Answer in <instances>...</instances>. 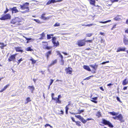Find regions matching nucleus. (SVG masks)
I'll return each mask as SVG.
<instances>
[{"mask_svg":"<svg viewBox=\"0 0 128 128\" xmlns=\"http://www.w3.org/2000/svg\"><path fill=\"white\" fill-rule=\"evenodd\" d=\"M56 99L55 100L56 101V103L61 104V101L59 99H58V98H56Z\"/></svg>","mask_w":128,"mask_h":128,"instance_id":"obj_31","label":"nucleus"},{"mask_svg":"<svg viewBox=\"0 0 128 128\" xmlns=\"http://www.w3.org/2000/svg\"><path fill=\"white\" fill-rule=\"evenodd\" d=\"M52 48V47L51 46H46L45 47V48L48 50H50Z\"/></svg>","mask_w":128,"mask_h":128,"instance_id":"obj_42","label":"nucleus"},{"mask_svg":"<svg viewBox=\"0 0 128 128\" xmlns=\"http://www.w3.org/2000/svg\"><path fill=\"white\" fill-rule=\"evenodd\" d=\"M98 98L97 97L92 98H91L92 100H91V101L92 102H94L96 104L98 102L96 100H97Z\"/></svg>","mask_w":128,"mask_h":128,"instance_id":"obj_10","label":"nucleus"},{"mask_svg":"<svg viewBox=\"0 0 128 128\" xmlns=\"http://www.w3.org/2000/svg\"><path fill=\"white\" fill-rule=\"evenodd\" d=\"M51 52L52 51H50L46 53V56L47 59L48 58L49 56L51 54Z\"/></svg>","mask_w":128,"mask_h":128,"instance_id":"obj_19","label":"nucleus"},{"mask_svg":"<svg viewBox=\"0 0 128 128\" xmlns=\"http://www.w3.org/2000/svg\"><path fill=\"white\" fill-rule=\"evenodd\" d=\"M118 0H111V1L112 2H118Z\"/></svg>","mask_w":128,"mask_h":128,"instance_id":"obj_59","label":"nucleus"},{"mask_svg":"<svg viewBox=\"0 0 128 128\" xmlns=\"http://www.w3.org/2000/svg\"><path fill=\"white\" fill-rule=\"evenodd\" d=\"M26 102H25V104H27L28 102H30L31 101L30 98L29 97L27 98L26 100Z\"/></svg>","mask_w":128,"mask_h":128,"instance_id":"obj_28","label":"nucleus"},{"mask_svg":"<svg viewBox=\"0 0 128 128\" xmlns=\"http://www.w3.org/2000/svg\"><path fill=\"white\" fill-rule=\"evenodd\" d=\"M0 44H2V46H0V48L2 49H4V47L6 46V44L5 45L3 43L0 42Z\"/></svg>","mask_w":128,"mask_h":128,"instance_id":"obj_25","label":"nucleus"},{"mask_svg":"<svg viewBox=\"0 0 128 128\" xmlns=\"http://www.w3.org/2000/svg\"><path fill=\"white\" fill-rule=\"evenodd\" d=\"M56 38L55 37H52V43L56 42Z\"/></svg>","mask_w":128,"mask_h":128,"instance_id":"obj_35","label":"nucleus"},{"mask_svg":"<svg viewBox=\"0 0 128 128\" xmlns=\"http://www.w3.org/2000/svg\"><path fill=\"white\" fill-rule=\"evenodd\" d=\"M5 90L4 88H3V89H2L0 91V92H3Z\"/></svg>","mask_w":128,"mask_h":128,"instance_id":"obj_64","label":"nucleus"},{"mask_svg":"<svg viewBox=\"0 0 128 128\" xmlns=\"http://www.w3.org/2000/svg\"><path fill=\"white\" fill-rule=\"evenodd\" d=\"M29 3L26 2L22 5H20L19 7H20V8L22 10L27 9V10L26 11L27 12H28L29 11V8L28 6H29Z\"/></svg>","mask_w":128,"mask_h":128,"instance_id":"obj_1","label":"nucleus"},{"mask_svg":"<svg viewBox=\"0 0 128 128\" xmlns=\"http://www.w3.org/2000/svg\"><path fill=\"white\" fill-rule=\"evenodd\" d=\"M60 25V24L56 22V23L54 25V26H59Z\"/></svg>","mask_w":128,"mask_h":128,"instance_id":"obj_44","label":"nucleus"},{"mask_svg":"<svg viewBox=\"0 0 128 128\" xmlns=\"http://www.w3.org/2000/svg\"><path fill=\"white\" fill-rule=\"evenodd\" d=\"M18 12V10L16 8V7H14L13 8L12 11V13L13 14L14 13H16Z\"/></svg>","mask_w":128,"mask_h":128,"instance_id":"obj_14","label":"nucleus"},{"mask_svg":"<svg viewBox=\"0 0 128 128\" xmlns=\"http://www.w3.org/2000/svg\"><path fill=\"white\" fill-rule=\"evenodd\" d=\"M116 99L119 102H121L120 100V98L118 97V96L116 97Z\"/></svg>","mask_w":128,"mask_h":128,"instance_id":"obj_49","label":"nucleus"},{"mask_svg":"<svg viewBox=\"0 0 128 128\" xmlns=\"http://www.w3.org/2000/svg\"><path fill=\"white\" fill-rule=\"evenodd\" d=\"M116 24H114L113 26V27L112 28L111 30H112L114 29V28H116Z\"/></svg>","mask_w":128,"mask_h":128,"instance_id":"obj_51","label":"nucleus"},{"mask_svg":"<svg viewBox=\"0 0 128 128\" xmlns=\"http://www.w3.org/2000/svg\"><path fill=\"white\" fill-rule=\"evenodd\" d=\"M109 62V61H106V62H102V63H101V64H104L106 63H108V62Z\"/></svg>","mask_w":128,"mask_h":128,"instance_id":"obj_46","label":"nucleus"},{"mask_svg":"<svg viewBox=\"0 0 128 128\" xmlns=\"http://www.w3.org/2000/svg\"><path fill=\"white\" fill-rule=\"evenodd\" d=\"M14 20L16 21V22H20L21 21V19L18 17L14 19Z\"/></svg>","mask_w":128,"mask_h":128,"instance_id":"obj_27","label":"nucleus"},{"mask_svg":"<svg viewBox=\"0 0 128 128\" xmlns=\"http://www.w3.org/2000/svg\"><path fill=\"white\" fill-rule=\"evenodd\" d=\"M46 14L45 13H44L42 14L41 16V18L42 19L44 20H48L49 18V17H46L44 16Z\"/></svg>","mask_w":128,"mask_h":128,"instance_id":"obj_11","label":"nucleus"},{"mask_svg":"<svg viewBox=\"0 0 128 128\" xmlns=\"http://www.w3.org/2000/svg\"><path fill=\"white\" fill-rule=\"evenodd\" d=\"M68 106H67L65 107L66 111H68V110L69 109V108L68 107Z\"/></svg>","mask_w":128,"mask_h":128,"instance_id":"obj_56","label":"nucleus"},{"mask_svg":"<svg viewBox=\"0 0 128 128\" xmlns=\"http://www.w3.org/2000/svg\"><path fill=\"white\" fill-rule=\"evenodd\" d=\"M11 16L9 14H7L3 16L0 18L1 20H6L10 19V18Z\"/></svg>","mask_w":128,"mask_h":128,"instance_id":"obj_3","label":"nucleus"},{"mask_svg":"<svg viewBox=\"0 0 128 128\" xmlns=\"http://www.w3.org/2000/svg\"><path fill=\"white\" fill-rule=\"evenodd\" d=\"M57 62V60H54L52 61L50 64L48 65V66L49 67H50L52 65L54 64H56Z\"/></svg>","mask_w":128,"mask_h":128,"instance_id":"obj_21","label":"nucleus"},{"mask_svg":"<svg viewBox=\"0 0 128 128\" xmlns=\"http://www.w3.org/2000/svg\"><path fill=\"white\" fill-rule=\"evenodd\" d=\"M61 63L60 64L62 65H63L64 64V60H60Z\"/></svg>","mask_w":128,"mask_h":128,"instance_id":"obj_43","label":"nucleus"},{"mask_svg":"<svg viewBox=\"0 0 128 128\" xmlns=\"http://www.w3.org/2000/svg\"><path fill=\"white\" fill-rule=\"evenodd\" d=\"M85 42H92V40H87L85 41Z\"/></svg>","mask_w":128,"mask_h":128,"instance_id":"obj_57","label":"nucleus"},{"mask_svg":"<svg viewBox=\"0 0 128 128\" xmlns=\"http://www.w3.org/2000/svg\"><path fill=\"white\" fill-rule=\"evenodd\" d=\"M117 120H119L121 122H124V120L123 119V117L121 114H120L118 115H117Z\"/></svg>","mask_w":128,"mask_h":128,"instance_id":"obj_6","label":"nucleus"},{"mask_svg":"<svg viewBox=\"0 0 128 128\" xmlns=\"http://www.w3.org/2000/svg\"><path fill=\"white\" fill-rule=\"evenodd\" d=\"M72 69L71 68H70V67L67 68L66 69L67 73H69L70 74H71L72 72Z\"/></svg>","mask_w":128,"mask_h":128,"instance_id":"obj_15","label":"nucleus"},{"mask_svg":"<svg viewBox=\"0 0 128 128\" xmlns=\"http://www.w3.org/2000/svg\"><path fill=\"white\" fill-rule=\"evenodd\" d=\"M92 34L88 33V34H86V36H87L90 37L91 36H92Z\"/></svg>","mask_w":128,"mask_h":128,"instance_id":"obj_39","label":"nucleus"},{"mask_svg":"<svg viewBox=\"0 0 128 128\" xmlns=\"http://www.w3.org/2000/svg\"><path fill=\"white\" fill-rule=\"evenodd\" d=\"M85 39L78 40V46L80 47L84 46L85 44Z\"/></svg>","mask_w":128,"mask_h":128,"instance_id":"obj_4","label":"nucleus"},{"mask_svg":"<svg viewBox=\"0 0 128 128\" xmlns=\"http://www.w3.org/2000/svg\"><path fill=\"white\" fill-rule=\"evenodd\" d=\"M78 113H77V114H80L81 113L83 112H84V110H78Z\"/></svg>","mask_w":128,"mask_h":128,"instance_id":"obj_40","label":"nucleus"},{"mask_svg":"<svg viewBox=\"0 0 128 128\" xmlns=\"http://www.w3.org/2000/svg\"><path fill=\"white\" fill-rule=\"evenodd\" d=\"M109 113L111 115L113 116H116L118 114L117 113H116L114 112H109Z\"/></svg>","mask_w":128,"mask_h":128,"instance_id":"obj_23","label":"nucleus"},{"mask_svg":"<svg viewBox=\"0 0 128 128\" xmlns=\"http://www.w3.org/2000/svg\"><path fill=\"white\" fill-rule=\"evenodd\" d=\"M75 116L77 118L79 119L80 120L82 117L80 115H75Z\"/></svg>","mask_w":128,"mask_h":128,"instance_id":"obj_37","label":"nucleus"},{"mask_svg":"<svg viewBox=\"0 0 128 128\" xmlns=\"http://www.w3.org/2000/svg\"><path fill=\"white\" fill-rule=\"evenodd\" d=\"M71 118L73 122H75L76 121L74 119L73 117H71Z\"/></svg>","mask_w":128,"mask_h":128,"instance_id":"obj_60","label":"nucleus"},{"mask_svg":"<svg viewBox=\"0 0 128 128\" xmlns=\"http://www.w3.org/2000/svg\"><path fill=\"white\" fill-rule=\"evenodd\" d=\"M90 2V4L92 6H95V3H96L95 0H88Z\"/></svg>","mask_w":128,"mask_h":128,"instance_id":"obj_8","label":"nucleus"},{"mask_svg":"<svg viewBox=\"0 0 128 128\" xmlns=\"http://www.w3.org/2000/svg\"><path fill=\"white\" fill-rule=\"evenodd\" d=\"M75 122L76 123L77 125L79 126H81V125L80 124L81 123V122H80L79 121H76Z\"/></svg>","mask_w":128,"mask_h":128,"instance_id":"obj_34","label":"nucleus"},{"mask_svg":"<svg viewBox=\"0 0 128 128\" xmlns=\"http://www.w3.org/2000/svg\"><path fill=\"white\" fill-rule=\"evenodd\" d=\"M113 85V84H112V83H110L107 84V86H111L112 85Z\"/></svg>","mask_w":128,"mask_h":128,"instance_id":"obj_62","label":"nucleus"},{"mask_svg":"<svg viewBox=\"0 0 128 128\" xmlns=\"http://www.w3.org/2000/svg\"><path fill=\"white\" fill-rule=\"evenodd\" d=\"M41 36L44 38L45 36V34L44 32H43L40 35Z\"/></svg>","mask_w":128,"mask_h":128,"instance_id":"obj_45","label":"nucleus"},{"mask_svg":"<svg viewBox=\"0 0 128 128\" xmlns=\"http://www.w3.org/2000/svg\"><path fill=\"white\" fill-rule=\"evenodd\" d=\"M128 83V80H127L126 78L123 81L122 83V84L124 85H125L127 84Z\"/></svg>","mask_w":128,"mask_h":128,"instance_id":"obj_20","label":"nucleus"},{"mask_svg":"<svg viewBox=\"0 0 128 128\" xmlns=\"http://www.w3.org/2000/svg\"><path fill=\"white\" fill-rule=\"evenodd\" d=\"M83 68L84 69L88 71H91V70L89 66H87L84 65L83 66Z\"/></svg>","mask_w":128,"mask_h":128,"instance_id":"obj_17","label":"nucleus"},{"mask_svg":"<svg viewBox=\"0 0 128 128\" xmlns=\"http://www.w3.org/2000/svg\"><path fill=\"white\" fill-rule=\"evenodd\" d=\"M100 89L102 91H104V90L102 86H100Z\"/></svg>","mask_w":128,"mask_h":128,"instance_id":"obj_63","label":"nucleus"},{"mask_svg":"<svg viewBox=\"0 0 128 128\" xmlns=\"http://www.w3.org/2000/svg\"><path fill=\"white\" fill-rule=\"evenodd\" d=\"M111 21V20H108L106 21H105L104 22H102V21H100L99 22L101 23H102V24H106V23L108 22H109Z\"/></svg>","mask_w":128,"mask_h":128,"instance_id":"obj_30","label":"nucleus"},{"mask_svg":"<svg viewBox=\"0 0 128 128\" xmlns=\"http://www.w3.org/2000/svg\"><path fill=\"white\" fill-rule=\"evenodd\" d=\"M90 66L92 68L95 70H96L97 68L98 65L95 64L94 65H90Z\"/></svg>","mask_w":128,"mask_h":128,"instance_id":"obj_12","label":"nucleus"},{"mask_svg":"<svg viewBox=\"0 0 128 128\" xmlns=\"http://www.w3.org/2000/svg\"><path fill=\"white\" fill-rule=\"evenodd\" d=\"M23 37H24V38H25V39H26V40H27V41L26 42V43H28L30 42H31L32 40H34V39L31 38H27L24 36H23Z\"/></svg>","mask_w":128,"mask_h":128,"instance_id":"obj_9","label":"nucleus"},{"mask_svg":"<svg viewBox=\"0 0 128 128\" xmlns=\"http://www.w3.org/2000/svg\"><path fill=\"white\" fill-rule=\"evenodd\" d=\"M94 24L96 25V24H86V25L83 24V25H82V26H91L93 25Z\"/></svg>","mask_w":128,"mask_h":128,"instance_id":"obj_33","label":"nucleus"},{"mask_svg":"<svg viewBox=\"0 0 128 128\" xmlns=\"http://www.w3.org/2000/svg\"><path fill=\"white\" fill-rule=\"evenodd\" d=\"M120 16H118L114 18V19L116 20H119L120 19Z\"/></svg>","mask_w":128,"mask_h":128,"instance_id":"obj_24","label":"nucleus"},{"mask_svg":"<svg viewBox=\"0 0 128 128\" xmlns=\"http://www.w3.org/2000/svg\"><path fill=\"white\" fill-rule=\"evenodd\" d=\"M52 2H51V0H49L48 1V2L47 3V4H49L52 3Z\"/></svg>","mask_w":128,"mask_h":128,"instance_id":"obj_53","label":"nucleus"},{"mask_svg":"<svg viewBox=\"0 0 128 128\" xmlns=\"http://www.w3.org/2000/svg\"><path fill=\"white\" fill-rule=\"evenodd\" d=\"M26 50L28 51H32L33 50L30 47H28L26 49Z\"/></svg>","mask_w":128,"mask_h":128,"instance_id":"obj_32","label":"nucleus"},{"mask_svg":"<svg viewBox=\"0 0 128 128\" xmlns=\"http://www.w3.org/2000/svg\"><path fill=\"white\" fill-rule=\"evenodd\" d=\"M102 123L104 124L108 125L110 127H114L113 126L109 121L105 119L102 120Z\"/></svg>","mask_w":128,"mask_h":128,"instance_id":"obj_2","label":"nucleus"},{"mask_svg":"<svg viewBox=\"0 0 128 128\" xmlns=\"http://www.w3.org/2000/svg\"><path fill=\"white\" fill-rule=\"evenodd\" d=\"M58 54H59L60 55V57L61 58V60H63V57L62 56L60 52H59Z\"/></svg>","mask_w":128,"mask_h":128,"instance_id":"obj_41","label":"nucleus"},{"mask_svg":"<svg viewBox=\"0 0 128 128\" xmlns=\"http://www.w3.org/2000/svg\"><path fill=\"white\" fill-rule=\"evenodd\" d=\"M17 60H18V62H17V63H18V64H19V63H20L23 60L22 59V58H21L19 60L17 58Z\"/></svg>","mask_w":128,"mask_h":128,"instance_id":"obj_36","label":"nucleus"},{"mask_svg":"<svg viewBox=\"0 0 128 128\" xmlns=\"http://www.w3.org/2000/svg\"><path fill=\"white\" fill-rule=\"evenodd\" d=\"M116 116H113L112 118L114 120H117V115Z\"/></svg>","mask_w":128,"mask_h":128,"instance_id":"obj_61","label":"nucleus"},{"mask_svg":"<svg viewBox=\"0 0 128 128\" xmlns=\"http://www.w3.org/2000/svg\"><path fill=\"white\" fill-rule=\"evenodd\" d=\"M30 60L32 62V64H34L36 62V61L33 58H31Z\"/></svg>","mask_w":128,"mask_h":128,"instance_id":"obj_38","label":"nucleus"},{"mask_svg":"<svg viewBox=\"0 0 128 128\" xmlns=\"http://www.w3.org/2000/svg\"><path fill=\"white\" fill-rule=\"evenodd\" d=\"M15 48L16 52H23V50H22V48L21 47H16Z\"/></svg>","mask_w":128,"mask_h":128,"instance_id":"obj_16","label":"nucleus"},{"mask_svg":"<svg viewBox=\"0 0 128 128\" xmlns=\"http://www.w3.org/2000/svg\"><path fill=\"white\" fill-rule=\"evenodd\" d=\"M49 126L50 127H52L50 124H46L45 126L46 127L47 126Z\"/></svg>","mask_w":128,"mask_h":128,"instance_id":"obj_52","label":"nucleus"},{"mask_svg":"<svg viewBox=\"0 0 128 128\" xmlns=\"http://www.w3.org/2000/svg\"><path fill=\"white\" fill-rule=\"evenodd\" d=\"M53 44H54V45L55 46H59V42L58 41L57 42H52Z\"/></svg>","mask_w":128,"mask_h":128,"instance_id":"obj_26","label":"nucleus"},{"mask_svg":"<svg viewBox=\"0 0 128 128\" xmlns=\"http://www.w3.org/2000/svg\"><path fill=\"white\" fill-rule=\"evenodd\" d=\"M123 41L125 44H128V40L126 37L125 36H124V37Z\"/></svg>","mask_w":128,"mask_h":128,"instance_id":"obj_13","label":"nucleus"},{"mask_svg":"<svg viewBox=\"0 0 128 128\" xmlns=\"http://www.w3.org/2000/svg\"><path fill=\"white\" fill-rule=\"evenodd\" d=\"M125 50L126 48L124 47H120L118 48L116 52H118L120 51H125Z\"/></svg>","mask_w":128,"mask_h":128,"instance_id":"obj_7","label":"nucleus"},{"mask_svg":"<svg viewBox=\"0 0 128 128\" xmlns=\"http://www.w3.org/2000/svg\"><path fill=\"white\" fill-rule=\"evenodd\" d=\"M13 24H15V23L16 22V21H15L14 20H13L11 22Z\"/></svg>","mask_w":128,"mask_h":128,"instance_id":"obj_50","label":"nucleus"},{"mask_svg":"<svg viewBox=\"0 0 128 128\" xmlns=\"http://www.w3.org/2000/svg\"><path fill=\"white\" fill-rule=\"evenodd\" d=\"M28 88L31 91V92L33 93V91L34 89V86H28Z\"/></svg>","mask_w":128,"mask_h":128,"instance_id":"obj_18","label":"nucleus"},{"mask_svg":"<svg viewBox=\"0 0 128 128\" xmlns=\"http://www.w3.org/2000/svg\"><path fill=\"white\" fill-rule=\"evenodd\" d=\"M54 36V34H48L47 35V38L48 40H50L51 38V36Z\"/></svg>","mask_w":128,"mask_h":128,"instance_id":"obj_22","label":"nucleus"},{"mask_svg":"<svg viewBox=\"0 0 128 128\" xmlns=\"http://www.w3.org/2000/svg\"><path fill=\"white\" fill-rule=\"evenodd\" d=\"M16 54L11 55L8 59V60L9 62H10L12 61L16 62V61L15 60V59H16Z\"/></svg>","mask_w":128,"mask_h":128,"instance_id":"obj_5","label":"nucleus"},{"mask_svg":"<svg viewBox=\"0 0 128 128\" xmlns=\"http://www.w3.org/2000/svg\"><path fill=\"white\" fill-rule=\"evenodd\" d=\"M80 120L84 124H85L86 122V120L84 119L82 117Z\"/></svg>","mask_w":128,"mask_h":128,"instance_id":"obj_29","label":"nucleus"},{"mask_svg":"<svg viewBox=\"0 0 128 128\" xmlns=\"http://www.w3.org/2000/svg\"><path fill=\"white\" fill-rule=\"evenodd\" d=\"M34 20L36 22L38 23H39L40 22V21L38 20L34 19Z\"/></svg>","mask_w":128,"mask_h":128,"instance_id":"obj_47","label":"nucleus"},{"mask_svg":"<svg viewBox=\"0 0 128 128\" xmlns=\"http://www.w3.org/2000/svg\"><path fill=\"white\" fill-rule=\"evenodd\" d=\"M6 10L4 12V13L5 14L8 12L9 11L7 7L6 8Z\"/></svg>","mask_w":128,"mask_h":128,"instance_id":"obj_54","label":"nucleus"},{"mask_svg":"<svg viewBox=\"0 0 128 128\" xmlns=\"http://www.w3.org/2000/svg\"><path fill=\"white\" fill-rule=\"evenodd\" d=\"M9 86V84H7L6 86H4V88L5 90Z\"/></svg>","mask_w":128,"mask_h":128,"instance_id":"obj_48","label":"nucleus"},{"mask_svg":"<svg viewBox=\"0 0 128 128\" xmlns=\"http://www.w3.org/2000/svg\"><path fill=\"white\" fill-rule=\"evenodd\" d=\"M50 85H51L54 82V80L51 79L50 80Z\"/></svg>","mask_w":128,"mask_h":128,"instance_id":"obj_55","label":"nucleus"},{"mask_svg":"<svg viewBox=\"0 0 128 128\" xmlns=\"http://www.w3.org/2000/svg\"><path fill=\"white\" fill-rule=\"evenodd\" d=\"M90 79V77L89 76L88 77L84 79V80H88Z\"/></svg>","mask_w":128,"mask_h":128,"instance_id":"obj_58","label":"nucleus"}]
</instances>
